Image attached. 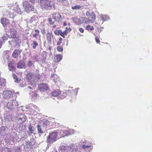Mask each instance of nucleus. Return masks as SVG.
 Instances as JSON below:
<instances>
[{"label":"nucleus","instance_id":"7c9ffc66","mask_svg":"<svg viewBox=\"0 0 152 152\" xmlns=\"http://www.w3.org/2000/svg\"><path fill=\"white\" fill-rule=\"evenodd\" d=\"M3 59L4 61L5 62H8L9 60V56L8 54H6L3 55Z\"/></svg>","mask_w":152,"mask_h":152},{"label":"nucleus","instance_id":"a19ab883","mask_svg":"<svg viewBox=\"0 0 152 152\" xmlns=\"http://www.w3.org/2000/svg\"><path fill=\"white\" fill-rule=\"evenodd\" d=\"M89 18H91L93 19H95L96 18V15L95 13L94 12H92Z\"/></svg>","mask_w":152,"mask_h":152},{"label":"nucleus","instance_id":"0eeeda50","mask_svg":"<svg viewBox=\"0 0 152 152\" xmlns=\"http://www.w3.org/2000/svg\"><path fill=\"white\" fill-rule=\"evenodd\" d=\"M32 37L35 38L37 40H41V35L40 34V31L38 29H35L31 34Z\"/></svg>","mask_w":152,"mask_h":152},{"label":"nucleus","instance_id":"dca6fc26","mask_svg":"<svg viewBox=\"0 0 152 152\" xmlns=\"http://www.w3.org/2000/svg\"><path fill=\"white\" fill-rule=\"evenodd\" d=\"M18 121L20 123L25 122L26 119V117L24 114H20L18 116Z\"/></svg>","mask_w":152,"mask_h":152},{"label":"nucleus","instance_id":"de8ad7c7","mask_svg":"<svg viewBox=\"0 0 152 152\" xmlns=\"http://www.w3.org/2000/svg\"><path fill=\"white\" fill-rule=\"evenodd\" d=\"M5 126H2L0 128V132H4L5 129Z\"/></svg>","mask_w":152,"mask_h":152},{"label":"nucleus","instance_id":"37998d69","mask_svg":"<svg viewBox=\"0 0 152 152\" xmlns=\"http://www.w3.org/2000/svg\"><path fill=\"white\" fill-rule=\"evenodd\" d=\"M42 58H46L47 53L45 51H43L42 54Z\"/></svg>","mask_w":152,"mask_h":152},{"label":"nucleus","instance_id":"39448f33","mask_svg":"<svg viewBox=\"0 0 152 152\" xmlns=\"http://www.w3.org/2000/svg\"><path fill=\"white\" fill-rule=\"evenodd\" d=\"M23 6L26 12L33 11L34 10V7L30 4L28 2H23Z\"/></svg>","mask_w":152,"mask_h":152},{"label":"nucleus","instance_id":"e2e57ef3","mask_svg":"<svg viewBox=\"0 0 152 152\" xmlns=\"http://www.w3.org/2000/svg\"><path fill=\"white\" fill-rule=\"evenodd\" d=\"M78 89H79L78 88H76L74 90V92H75L76 93H77V90Z\"/></svg>","mask_w":152,"mask_h":152},{"label":"nucleus","instance_id":"412c9836","mask_svg":"<svg viewBox=\"0 0 152 152\" xmlns=\"http://www.w3.org/2000/svg\"><path fill=\"white\" fill-rule=\"evenodd\" d=\"M37 130L38 133L39 134V136H40L42 134L44 133L45 132V131L42 128V127L39 125L37 126Z\"/></svg>","mask_w":152,"mask_h":152},{"label":"nucleus","instance_id":"4d7b16f0","mask_svg":"<svg viewBox=\"0 0 152 152\" xmlns=\"http://www.w3.org/2000/svg\"><path fill=\"white\" fill-rule=\"evenodd\" d=\"M26 83L25 82H23L22 83L20 84V86L21 87H24L26 86Z\"/></svg>","mask_w":152,"mask_h":152},{"label":"nucleus","instance_id":"c03bdc74","mask_svg":"<svg viewBox=\"0 0 152 152\" xmlns=\"http://www.w3.org/2000/svg\"><path fill=\"white\" fill-rule=\"evenodd\" d=\"M61 30H56L54 31V33L55 34L57 35H59L60 34V32H61Z\"/></svg>","mask_w":152,"mask_h":152},{"label":"nucleus","instance_id":"338daca9","mask_svg":"<svg viewBox=\"0 0 152 152\" xmlns=\"http://www.w3.org/2000/svg\"><path fill=\"white\" fill-rule=\"evenodd\" d=\"M58 1L64 2L65 1V0H57Z\"/></svg>","mask_w":152,"mask_h":152},{"label":"nucleus","instance_id":"49530a36","mask_svg":"<svg viewBox=\"0 0 152 152\" xmlns=\"http://www.w3.org/2000/svg\"><path fill=\"white\" fill-rule=\"evenodd\" d=\"M40 0H30V1L32 3H39Z\"/></svg>","mask_w":152,"mask_h":152},{"label":"nucleus","instance_id":"f8f14e48","mask_svg":"<svg viewBox=\"0 0 152 152\" xmlns=\"http://www.w3.org/2000/svg\"><path fill=\"white\" fill-rule=\"evenodd\" d=\"M16 64L14 61H10L8 64V66L9 70L12 72L15 71V70Z\"/></svg>","mask_w":152,"mask_h":152},{"label":"nucleus","instance_id":"473e14b6","mask_svg":"<svg viewBox=\"0 0 152 152\" xmlns=\"http://www.w3.org/2000/svg\"><path fill=\"white\" fill-rule=\"evenodd\" d=\"M38 55L37 54H34L31 56V58L33 60L34 62H35L38 61L37 58L38 57Z\"/></svg>","mask_w":152,"mask_h":152},{"label":"nucleus","instance_id":"5fc2aeb1","mask_svg":"<svg viewBox=\"0 0 152 152\" xmlns=\"http://www.w3.org/2000/svg\"><path fill=\"white\" fill-rule=\"evenodd\" d=\"M61 37H63L64 38L65 37V35L63 33V32H62V31H61V32H60V34Z\"/></svg>","mask_w":152,"mask_h":152},{"label":"nucleus","instance_id":"bb28decb","mask_svg":"<svg viewBox=\"0 0 152 152\" xmlns=\"http://www.w3.org/2000/svg\"><path fill=\"white\" fill-rule=\"evenodd\" d=\"M6 16L8 18H13L15 16V14H14V13H12V12H9V11H7L6 12Z\"/></svg>","mask_w":152,"mask_h":152},{"label":"nucleus","instance_id":"6e6552de","mask_svg":"<svg viewBox=\"0 0 152 152\" xmlns=\"http://www.w3.org/2000/svg\"><path fill=\"white\" fill-rule=\"evenodd\" d=\"M39 89L41 92H43L48 90L49 86L46 84L42 83L39 85Z\"/></svg>","mask_w":152,"mask_h":152},{"label":"nucleus","instance_id":"a211bd4d","mask_svg":"<svg viewBox=\"0 0 152 152\" xmlns=\"http://www.w3.org/2000/svg\"><path fill=\"white\" fill-rule=\"evenodd\" d=\"M1 22L4 27H6L9 23V20L6 18L2 19L1 20Z\"/></svg>","mask_w":152,"mask_h":152},{"label":"nucleus","instance_id":"9b49d317","mask_svg":"<svg viewBox=\"0 0 152 152\" xmlns=\"http://www.w3.org/2000/svg\"><path fill=\"white\" fill-rule=\"evenodd\" d=\"M98 17L99 21H102V24L103 23L104 21L108 20L110 19L109 17L107 15L101 14L99 15Z\"/></svg>","mask_w":152,"mask_h":152},{"label":"nucleus","instance_id":"79ce46f5","mask_svg":"<svg viewBox=\"0 0 152 152\" xmlns=\"http://www.w3.org/2000/svg\"><path fill=\"white\" fill-rule=\"evenodd\" d=\"M48 21L49 23L51 25H53L54 24V21H52V19L50 18H48Z\"/></svg>","mask_w":152,"mask_h":152},{"label":"nucleus","instance_id":"5701e85b","mask_svg":"<svg viewBox=\"0 0 152 152\" xmlns=\"http://www.w3.org/2000/svg\"><path fill=\"white\" fill-rule=\"evenodd\" d=\"M6 82L4 79H0V90L5 86Z\"/></svg>","mask_w":152,"mask_h":152},{"label":"nucleus","instance_id":"bf43d9fd","mask_svg":"<svg viewBox=\"0 0 152 152\" xmlns=\"http://www.w3.org/2000/svg\"><path fill=\"white\" fill-rule=\"evenodd\" d=\"M64 93H66L67 95V94H68L69 93H70V90H68L67 91H65V92Z\"/></svg>","mask_w":152,"mask_h":152},{"label":"nucleus","instance_id":"6e6d98bb","mask_svg":"<svg viewBox=\"0 0 152 152\" xmlns=\"http://www.w3.org/2000/svg\"><path fill=\"white\" fill-rule=\"evenodd\" d=\"M29 130L31 132H32L33 131V128L32 127L30 126L29 128Z\"/></svg>","mask_w":152,"mask_h":152},{"label":"nucleus","instance_id":"ea45409f","mask_svg":"<svg viewBox=\"0 0 152 152\" xmlns=\"http://www.w3.org/2000/svg\"><path fill=\"white\" fill-rule=\"evenodd\" d=\"M57 49L58 51L60 52H62L63 51V48L61 46H58L57 48Z\"/></svg>","mask_w":152,"mask_h":152},{"label":"nucleus","instance_id":"e433bc0d","mask_svg":"<svg viewBox=\"0 0 152 152\" xmlns=\"http://www.w3.org/2000/svg\"><path fill=\"white\" fill-rule=\"evenodd\" d=\"M86 28V30L88 31H92L94 29L93 26H91L89 25L87 26Z\"/></svg>","mask_w":152,"mask_h":152},{"label":"nucleus","instance_id":"9d476101","mask_svg":"<svg viewBox=\"0 0 152 152\" xmlns=\"http://www.w3.org/2000/svg\"><path fill=\"white\" fill-rule=\"evenodd\" d=\"M83 142V144L82 143L80 145V147L85 150V151L87 152H90L92 150V148L91 146L85 145L84 144V142Z\"/></svg>","mask_w":152,"mask_h":152},{"label":"nucleus","instance_id":"cd10ccee","mask_svg":"<svg viewBox=\"0 0 152 152\" xmlns=\"http://www.w3.org/2000/svg\"><path fill=\"white\" fill-rule=\"evenodd\" d=\"M12 76L15 82L19 83L20 82V79L18 78L15 74V73L12 74Z\"/></svg>","mask_w":152,"mask_h":152},{"label":"nucleus","instance_id":"0e129e2a","mask_svg":"<svg viewBox=\"0 0 152 152\" xmlns=\"http://www.w3.org/2000/svg\"><path fill=\"white\" fill-rule=\"evenodd\" d=\"M49 45V46L48 47V49L50 51L51 50L52 47L51 46H50V45Z\"/></svg>","mask_w":152,"mask_h":152},{"label":"nucleus","instance_id":"423d86ee","mask_svg":"<svg viewBox=\"0 0 152 152\" xmlns=\"http://www.w3.org/2000/svg\"><path fill=\"white\" fill-rule=\"evenodd\" d=\"M8 7L10 8L12 10H14V12L20 14L21 13V9L19 7L18 4L16 3L14 5H12L11 4H8Z\"/></svg>","mask_w":152,"mask_h":152},{"label":"nucleus","instance_id":"69168bd1","mask_svg":"<svg viewBox=\"0 0 152 152\" xmlns=\"http://www.w3.org/2000/svg\"><path fill=\"white\" fill-rule=\"evenodd\" d=\"M61 42L59 41L57 42V45H60L61 44Z\"/></svg>","mask_w":152,"mask_h":152},{"label":"nucleus","instance_id":"052dcab7","mask_svg":"<svg viewBox=\"0 0 152 152\" xmlns=\"http://www.w3.org/2000/svg\"><path fill=\"white\" fill-rule=\"evenodd\" d=\"M46 58H42V61L43 63L45 62V60H46Z\"/></svg>","mask_w":152,"mask_h":152},{"label":"nucleus","instance_id":"2eb2a0df","mask_svg":"<svg viewBox=\"0 0 152 152\" xmlns=\"http://www.w3.org/2000/svg\"><path fill=\"white\" fill-rule=\"evenodd\" d=\"M17 67L19 69H25L26 67L25 62L22 60H20L18 63Z\"/></svg>","mask_w":152,"mask_h":152},{"label":"nucleus","instance_id":"72a5a7b5","mask_svg":"<svg viewBox=\"0 0 152 152\" xmlns=\"http://www.w3.org/2000/svg\"><path fill=\"white\" fill-rule=\"evenodd\" d=\"M83 6H81L79 5H76L72 7V10H77L81 9Z\"/></svg>","mask_w":152,"mask_h":152},{"label":"nucleus","instance_id":"13d9d810","mask_svg":"<svg viewBox=\"0 0 152 152\" xmlns=\"http://www.w3.org/2000/svg\"><path fill=\"white\" fill-rule=\"evenodd\" d=\"M79 30L81 33H83L84 32V29L82 28H79Z\"/></svg>","mask_w":152,"mask_h":152},{"label":"nucleus","instance_id":"8fccbe9b","mask_svg":"<svg viewBox=\"0 0 152 152\" xmlns=\"http://www.w3.org/2000/svg\"><path fill=\"white\" fill-rule=\"evenodd\" d=\"M95 40L96 42L97 43H99V42H100V40L99 39V37H96Z\"/></svg>","mask_w":152,"mask_h":152},{"label":"nucleus","instance_id":"09e8293b","mask_svg":"<svg viewBox=\"0 0 152 152\" xmlns=\"http://www.w3.org/2000/svg\"><path fill=\"white\" fill-rule=\"evenodd\" d=\"M41 32L42 34H43V35H44L46 34V31L44 28L41 30Z\"/></svg>","mask_w":152,"mask_h":152},{"label":"nucleus","instance_id":"3c124183","mask_svg":"<svg viewBox=\"0 0 152 152\" xmlns=\"http://www.w3.org/2000/svg\"><path fill=\"white\" fill-rule=\"evenodd\" d=\"M69 32V31L67 29H66L63 32V33L65 35H66Z\"/></svg>","mask_w":152,"mask_h":152},{"label":"nucleus","instance_id":"680f3d73","mask_svg":"<svg viewBox=\"0 0 152 152\" xmlns=\"http://www.w3.org/2000/svg\"><path fill=\"white\" fill-rule=\"evenodd\" d=\"M66 29H67V30H68V31H69V32L72 30L71 28H70V27H66Z\"/></svg>","mask_w":152,"mask_h":152},{"label":"nucleus","instance_id":"4be33fe9","mask_svg":"<svg viewBox=\"0 0 152 152\" xmlns=\"http://www.w3.org/2000/svg\"><path fill=\"white\" fill-rule=\"evenodd\" d=\"M66 131L64 129H62L61 130H58L57 133H58L60 135V137H64L65 136H66V134L65 133Z\"/></svg>","mask_w":152,"mask_h":152},{"label":"nucleus","instance_id":"20e7f679","mask_svg":"<svg viewBox=\"0 0 152 152\" xmlns=\"http://www.w3.org/2000/svg\"><path fill=\"white\" fill-rule=\"evenodd\" d=\"M18 102L15 100H10L7 103V107L10 110H13L18 106Z\"/></svg>","mask_w":152,"mask_h":152},{"label":"nucleus","instance_id":"b1692460","mask_svg":"<svg viewBox=\"0 0 152 152\" xmlns=\"http://www.w3.org/2000/svg\"><path fill=\"white\" fill-rule=\"evenodd\" d=\"M30 94L32 98L34 99H37L38 97V95L37 94L35 91L31 92L30 93Z\"/></svg>","mask_w":152,"mask_h":152},{"label":"nucleus","instance_id":"c756f323","mask_svg":"<svg viewBox=\"0 0 152 152\" xmlns=\"http://www.w3.org/2000/svg\"><path fill=\"white\" fill-rule=\"evenodd\" d=\"M60 92V91L58 90L54 91L51 93V95L54 96H56L59 95Z\"/></svg>","mask_w":152,"mask_h":152},{"label":"nucleus","instance_id":"f704fd0d","mask_svg":"<svg viewBox=\"0 0 152 152\" xmlns=\"http://www.w3.org/2000/svg\"><path fill=\"white\" fill-rule=\"evenodd\" d=\"M7 39L8 37L7 36H4L0 38V40L4 44Z\"/></svg>","mask_w":152,"mask_h":152},{"label":"nucleus","instance_id":"a18cd8bd","mask_svg":"<svg viewBox=\"0 0 152 152\" xmlns=\"http://www.w3.org/2000/svg\"><path fill=\"white\" fill-rule=\"evenodd\" d=\"M79 151L78 149L77 148H74L72 149V152H79Z\"/></svg>","mask_w":152,"mask_h":152},{"label":"nucleus","instance_id":"4468645a","mask_svg":"<svg viewBox=\"0 0 152 152\" xmlns=\"http://www.w3.org/2000/svg\"><path fill=\"white\" fill-rule=\"evenodd\" d=\"M14 39V40H12V44L14 45L15 47H18L20 46L21 43L20 40L18 37L15 38Z\"/></svg>","mask_w":152,"mask_h":152},{"label":"nucleus","instance_id":"58836bf2","mask_svg":"<svg viewBox=\"0 0 152 152\" xmlns=\"http://www.w3.org/2000/svg\"><path fill=\"white\" fill-rule=\"evenodd\" d=\"M2 152H12L9 148H5L3 150Z\"/></svg>","mask_w":152,"mask_h":152},{"label":"nucleus","instance_id":"393cba45","mask_svg":"<svg viewBox=\"0 0 152 152\" xmlns=\"http://www.w3.org/2000/svg\"><path fill=\"white\" fill-rule=\"evenodd\" d=\"M62 56L61 55H57L54 57V59L56 62H59L62 58Z\"/></svg>","mask_w":152,"mask_h":152},{"label":"nucleus","instance_id":"774afa93","mask_svg":"<svg viewBox=\"0 0 152 152\" xmlns=\"http://www.w3.org/2000/svg\"><path fill=\"white\" fill-rule=\"evenodd\" d=\"M62 40H63L62 39L61 37H60L59 38V41L61 42Z\"/></svg>","mask_w":152,"mask_h":152},{"label":"nucleus","instance_id":"c85d7f7f","mask_svg":"<svg viewBox=\"0 0 152 152\" xmlns=\"http://www.w3.org/2000/svg\"><path fill=\"white\" fill-rule=\"evenodd\" d=\"M80 21L81 23H85L87 24L89 22H90V21L87 18L82 17Z\"/></svg>","mask_w":152,"mask_h":152},{"label":"nucleus","instance_id":"7ed1b4c3","mask_svg":"<svg viewBox=\"0 0 152 152\" xmlns=\"http://www.w3.org/2000/svg\"><path fill=\"white\" fill-rule=\"evenodd\" d=\"M57 131L50 133L47 140V143L50 144L56 141L57 140Z\"/></svg>","mask_w":152,"mask_h":152},{"label":"nucleus","instance_id":"f257e3e1","mask_svg":"<svg viewBox=\"0 0 152 152\" xmlns=\"http://www.w3.org/2000/svg\"><path fill=\"white\" fill-rule=\"evenodd\" d=\"M39 72L38 70H36L35 71H34V72H31L27 74L26 76L27 78L30 80L29 85L32 87L30 86H28V88L33 89L36 86V81L39 80L41 77Z\"/></svg>","mask_w":152,"mask_h":152},{"label":"nucleus","instance_id":"f3484780","mask_svg":"<svg viewBox=\"0 0 152 152\" xmlns=\"http://www.w3.org/2000/svg\"><path fill=\"white\" fill-rule=\"evenodd\" d=\"M53 17L54 19L58 22H60L61 19V16L59 14H55L53 15Z\"/></svg>","mask_w":152,"mask_h":152},{"label":"nucleus","instance_id":"a878e982","mask_svg":"<svg viewBox=\"0 0 152 152\" xmlns=\"http://www.w3.org/2000/svg\"><path fill=\"white\" fill-rule=\"evenodd\" d=\"M27 66L30 69H31L34 67V64L31 61L29 60L27 61Z\"/></svg>","mask_w":152,"mask_h":152},{"label":"nucleus","instance_id":"f03ea898","mask_svg":"<svg viewBox=\"0 0 152 152\" xmlns=\"http://www.w3.org/2000/svg\"><path fill=\"white\" fill-rule=\"evenodd\" d=\"M40 4L43 10H49L51 9L53 10L55 9V4L48 0H41Z\"/></svg>","mask_w":152,"mask_h":152},{"label":"nucleus","instance_id":"1a4fd4ad","mask_svg":"<svg viewBox=\"0 0 152 152\" xmlns=\"http://www.w3.org/2000/svg\"><path fill=\"white\" fill-rule=\"evenodd\" d=\"M46 40L48 43L49 45H51L52 44V39L53 38V36L52 33L48 32L47 33Z\"/></svg>","mask_w":152,"mask_h":152},{"label":"nucleus","instance_id":"4c0bfd02","mask_svg":"<svg viewBox=\"0 0 152 152\" xmlns=\"http://www.w3.org/2000/svg\"><path fill=\"white\" fill-rule=\"evenodd\" d=\"M60 97L61 99H64L66 97V94L64 92H61L60 93Z\"/></svg>","mask_w":152,"mask_h":152},{"label":"nucleus","instance_id":"ddd939ff","mask_svg":"<svg viewBox=\"0 0 152 152\" xmlns=\"http://www.w3.org/2000/svg\"><path fill=\"white\" fill-rule=\"evenodd\" d=\"M12 92L10 91H4L3 94V97L4 98H9L12 96Z\"/></svg>","mask_w":152,"mask_h":152},{"label":"nucleus","instance_id":"aec40b11","mask_svg":"<svg viewBox=\"0 0 152 152\" xmlns=\"http://www.w3.org/2000/svg\"><path fill=\"white\" fill-rule=\"evenodd\" d=\"M16 31L13 29H12L10 31V36H9L10 38H12L13 39L15 38H17L16 37Z\"/></svg>","mask_w":152,"mask_h":152},{"label":"nucleus","instance_id":"6ab92c4d","mask_svg":"<svg viewBox=\"0 0 152 152\" xmlns=\"http://www.w3.org/2000/svg\"><path fill=\"white\" fill-rule=\"evenodd\" d=\"M22 51V50L20 51L18 50H15L13 51L12 54L13 56L15 58H17L18 57L19 55L20 54Z\"/></svg>","mask_w":152,"mask_h":152},{"label":"nucleus","instance_id":"603ef678","mask_svg":"<svg viewBox=\"0 0 152 152\" xmlns=\"http://www.w3.org/2000/svg\"><path fill=\"white\" fill-rule=\"evenodd\" d=\"M91 14L90 12H89L88 11H87L86 13V15L88 17H90V16L91 15Z\"/></svg>","mask_w":152,"mask_h":152},{"label":"nucleus","instance_id":"864d4df0","mask_svg":"<svg viewBox=\"0 0 152 152\" xmlns=\"http://www.w3.org/2000/svg\"><path fill=\"white\" fill-rule=\"evenodd\" d=\"M65 131H66V132H65V133L66 134V136H68L69 134H70L69 131L66 130H65Z\"/></svg>","mask_w":152,"mask_h":152},{"label":"nucleus","instance_id":"c9c22d12","mask_svg":"<svg viewBox=\"0 0 152 152\" xmlns=\"http://www.w3.org/2000/svg\"><path fill=\"white\" fill-rule=\"evenodd\" d=\"M42 124L44 126H46L49 125V122L47 120H44L42 121Z\"/></svg>","mask_w":152,"mask_h":152},{"label":"nucleus","instance_id":"2f4dec72","mask_svg":"<svg viewBox=\"0 0 152 152\" xmlns=\"http://www.w3.org/2000/svg\"><path fill=\"white\" fill-rule=\"evenodd\" d=\"M31 46L33 49H35L38 46V44L36 41L34 40L33 41V43L31 44Z\"/></svg>","mask_w":152,"mask_h":152}]
</instances>
